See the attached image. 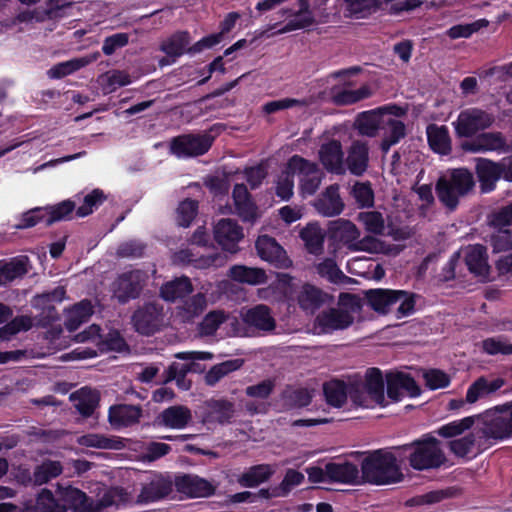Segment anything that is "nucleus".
I'll use <instances>...</instances> for the list:
<instances>
[{
    "label": "nucleus",
    "mask_w": 512,
    "mask_h": 512,
    "mask_svg": "<svg viewBox=\"0 0 512 512\" xmlns=\"http://www.w3.org/2000/svg\"><path fill=\"white\" fill-rule=\"evenodd\" d=\"M512 79V62L482 70V131L497 120L503 121L512 113V88L508 82Z\"/></svg>",
    "instance_id": "f257e3e1"
},
{
    "label": "nucleus",
    "mask_w": 512,
    "mask_h": 512,
    "mask_svg": "<svg viewBox=\"0 0 512 512\" xmlns=\"http://www.w3.org/2000/svg\"><path fill=\"white\" fill-rule=\"evenodd\" d=\"M361 472L364 481L374 485H390L403 479L396 457L383 450L370 453L362 461Z\"/></svg>",
    "instance_id": "f03ea898"
},
{
    "label": "nucleus",
    "mask_w": 512,
    "mask_h": 512,
    "mask_svg": "<svg viewBox=\"0 0 512 512\" xmlns=\"http://www.w3.org/2000/svg\"><path fill=\"white\" fill-rule=\"evenodd\" d=\"M359 307L355 295L342 293L337 307L322 310L313 321V331L317 335L332 334L336 331L348 329L354 323L353 311L346 306Z\"/></svg>",
    "instance_id": "7ed1b4c3"
},
{
    "label": "nucleus",
    "mask_w": 512,
    "mask_h": 512,
    "mask_svg": "<svg viewBox=\"0 0 512 512\" xmlns=\"http://www.w3.org/2000/svg\"><path fill=\"white\" fill-rule=\"evenodd\" d=\"M398 449L412 452L409 455V464L415 470L437 469L446 462V456L440 447V441L432 436L415 440L410 444L398 447Z\"/></svg>",
    "instance_id": "20e7f679"
},
{
    "label": "nucleus",
    "mask_w": 512,
    "mask_h": 512,
    "mask_svg": "<svg viewBox=\"0 0 512 512\" xmlns=\"http://www.w3.org/2000/svg\"><path fill=\"white\" fill-rule=\"evenodd\" d=\"M365 297L373 310L383 314L388 313L394 304L399 303L398 317L411 314L415 306L414 294L403 290L370 289L366 291Z\"/></svg>",
    "instance_id": "39448f33"
},
{
    "label": "nucleus",
    "mask_w": 512,
    "mask_h": 512,
    "mask_svg": "<svg viewBox=\"0 0 512 512\" xmlns=\"http://www.w3.org/2000/svg\"><path fill=\"white\" fill-rule=\"evenodd\" d=\"M164 307L157 301L146 302L139 306L131 316L134 329L141 335L150 336L164 325Z\"/></svg>",
    "instance_id": "423d86ee"
},
{
    "label": "nucleus",
    "mask_w": 512,
    "mask_h": 512,
    "mask_svg": "<svg viewBox=\"0 0 512 512\" xmlns=\"http://www.w3.org/2000/svg\"><path fill=\"white\" fill-rule=\"evenodd\" d=\"M512 437L509 409L496 406L482 413V438L503 440Z\"/></svg>",
    "instance_id": "0eeeda50"
},
{
    "label": "nucleus",
    "mask_w": 512,
    "mask_h": 512,
    "mask_svg": "<svg viewBox=\"0 0 512 512\" xmlns=\"http://www.w3.org/2000/svg\"><path fill=\"white\" fill-rule=\"evenodd\" d=\"M288 169L300 176L302 194L313 195L319 189L324 174L315 162L293 155L288 160Z\"/></svg>",
    "instance_id": "6e6552de"
},
{
    "label": "nucleus",
    "mask_w": 512,
    "mask_h": 512,
    "mask_svg": "<svg viewBox=\"0 0 512 512\" xmlns=\"http://www.w3.org/2000/svg\"><path fill=\"white\" fill-rule=\"evenodd\" d=\"M147 280V273L139 269L120 274L113 283L115 298L121 304H125L131 299L138 298L146 285Z\"/></svg>",
    "instance_id": "1a4fd4ad"
},
{
    "label": "nucleus",
    "mask_w": 512,
    "mask_h": 512,
    "mask_svg": "<svg viewBox=\"0 0 512 512\" xmlns=\"http://www.w3.org/2000/svg\"><path fill=\"white\" fill-rule=\"evenodd\" d=\"M214 137L208 133L184 134L170 142V152L177 157H193L205 154L211 147Z\"/></svg>",
    "instance_id": "9d476101"
},
{
    "label": "nucleus",
    "mask_w": 512,
    "mask_h": 512,
    "mask_svg": "<svg viewBox=\"0 0 512 512\" xmlns=\"http://www.w3.org/2000/svg\"><path fill=\"white\" fill-rule=\"evenodd\" d=\"M65 297V289L62 286L56 287L53 291L36 295L32 300V307L39 312L34 316L36 325L47 327L59 319V314L53 305L54 302H61Z\"/></svg>",
    "instance_id": "9b49d317"
},
{
    "label": "nucleus",
    "mask_w": 512,
    "mask_h": 512,
    "mask_svg": "<svg viewBox=\"0 0 512 512\" xmlns=\"http://www.w3.org/2000/svg\"><path fill=\"white\" fill-rule=\"evenodd\" d=\"M370 148L366 141L353 140L346 150V157L344 158V166L346 172L361 177L369 168Z\"/></svg>",
    "instance_id": "f8f14e48"
},
{
    "label": "nucleus",
    "mask_w": 512,
    "mask_h": 512,
    "mask_svg": "<svg viewBox=\"0 0 512 512\" xmlns=\"http://www.w3.org/2000/svg\"><path fill=\"white\" fill-rule=\"evenodd\" d=\"M319 161L324 169L335 175H344V152L342 144L337 139H330L320 145L318 150Z\"/></svg>",
    "instance_id": "ddd939ff"
},
{
    "label": "nucleus",
    "mask_w": 512,
    "mask_h": 512,
    "mask_svg": "<svg viewBox=\"0 0 512 512\" xmlns=\"http://www.w3.org/2000/svg\"><path fill=\"white\" fill-rule=\"evenodd\" d=\"M259 257L277 268H288L292 261L286 254L282 246L268 235H260L255 243Z\"/></svg>",
    "instance_id": "4468645a"
},
{
    "label": "nucleus",
    "mask_w": 512,
    "mask_h": 512,
    "mask_svg": "<svg viewBox=\"0 0 512 512\" xmlns=\"http://www.w3.org/2000/svg\"><path fill=\"white\" fill-rule=\"evenodd\" d=\"M244 237L242 227L229 218L221 219L214 226V238L216 242L226 251L236 253L238 242Z\"/></svg>",
    "instance_id": "2eb2a0df"
},
{
    "label": "nucleus",
    "mask_w": 512,
    "mask_h": 512,
    "mask_svg": "<svg viewBox=\"0 0 512 512\" xmlns=\"http://www.w3.org/2000/svg\"><path fill=\"white\" fill-rule=\"evenodd\" d=\"M142 417L143 409L140 405L115 404L108 410V422L117 430L138 425Z\"/></svg>",
    "instance_id": "dca6fc26"
},
{
    "label": "nucleus",
    "mask_w": 512,
    "mask_h": 512,
    "mask_svg": "<svg viewBox=\"0 0 512 512\" xmlns=\"http://www.w3.org/2000/svg\"><path fill=\"white\" fill-rule=\"evenodd\" d=\"M203 407L205 423L228 424L236 413L235 403L226 398L209 399L204 402Z\"/></svg>",
    "instance_id": "f3484780"
},
{
    "label": "nucleus",
    "mask_w": 512,
    "mask_h": 512,
    "mask_svg": "<svg viewBox=\"0 0 512 512\" xmlns=\"http://www.w3.org/2000/svg\"><path fill=\"white\" fill-rule=\"evenodd\" d=\"M173 486L175 484L168 477L162 474L154 475L142 485L137 502L150 503L164 499L173 491Z\"/></svg>",
    "instance_id": "a211bd4d"
},
{
    "label": "nucleus",
    "mask_w": 512,
    "mask_h": 512,
    "mask_svg": "<svg viewBox=\"0 0 512 512\" xmlns=\"http://www.w3.org/2000/svg\"><path fill=\"white\" fill-rule=\"evenodd\" d=\"M241 317L245 324L263 332H272L276 328V320L272 311L264 304L242 309Z\"/></svg>",
    "instance_id": "6ab92c4d"
},
{
    "label": "nucleus",
    "mask_w": 512,
    "mask_h": 512,
    "mask_svg": "<svg viewBox=\"0 0 512 512\" xmlns=\"http://www.w3.org/2000/svg\"><path fill=\"white\" fill-rule=\"evenodd\" d=\"M174 484L179 493L190 498L209 497L215 492L213 484L196 475L185 474L176 477Z\"/></svg>",
    "instance_id": "aec40b11"
},
{
    "label": "nucleus",
    "mask_w": 512,
    "mask_h": 512,
    "mask_svg": "<svg viewBox=\"0 0 512 512\" xmlns=\"http://www.w3.org/2000/svg\"><path fill=\"white\" fill-rule=\"evenodd\" d=\"M339 185L328 186L314 201L316 211L325 217H334L342 213L345 204L339 193Z\"/></svg>",
    "instance_id": "412c9836"
},
{
    "label": "nucleus",
    "mask_w": 512,
    "mask_h": 512,
    "mask_svg": "<svg viewBox=\"0 0 512 512\" xmlns=\"http://www.w3.org/2000/svg\"><path fill=\"white\" fill-rule=\"evenodd\" d=\"M328 294L310 283L302 284L296 291L295 300L306 313L313 314L328 301Z\"/></svg>",
    "instance_id": "4be33fe9"
},
{
    "label": "nucleus",
    "mask_w": 512,
    "mask_h": 512,
    "mask_svg": "<svg viewBox=\"0 0 512 512\" xmlns=\"http://www.w3.org/2000/svg\"><path fill=\"white\" fill-rule=\"evenodd\" d=\"M235 213L244 222H255L258 217V208L251 199V195L244 184H236L232 192Z\"/></svg>",
    "instance_id": "5701e85b"
},
{
    "label": "nucleus",
    "mask_w": 512,
    "mask_h": 512,
    "mask_svg": "<svg viewBox=\"0 0 512 512\" xmlns=\"http://www.w3.org/2000/svg\"><path fill=\"white\" fill-rule=\"evenodd\" d=\"M192 419V412L188 407L174 405L159 413L154 420V424L178 430L185 428Z\"/></svg>",
    "instance_id": "b1692460"
},
{
    "label": "nucleus",
    "mask_w": 512,
    "mask_h": 512,
    "mask_svg": "<svg viewBox=\"0 0 512 512\" xmlns=\"http://www.w3.org/2000/svg\"><path fill=\"white\" fill-rule=\"evenodd\" d=\"M387 379V394L389 398L397 401L404 394L412 397L420 394V388L417 386L415 380L408 374L397 372L388 373Z\"/></svg>",
    "instance_id": "393cba45"
},
{
    "label": "nucleus",
    "mask_w": 512,
    "mask_h": 512,
    "mask_svg": "<svg viewBox=\"0 0 512 512\" xmlns=\"http://www.w3.org/2000/svg\"><path fill=\"white\" fill-rule=\"evenodd\" d=\"M299 9L293 12L291 9H282L283 15L292 16L293 19L287 22V24L278 30V34L288 33L294 30L305 29L315 24V18L310 10V4L308 0H298Z\"/></svg>",
    "instance_id": "a878e982"
},
{
    "label": "nucleus",
    "mask_w": 512,
    "mask_h": 512,
    "mask_svg": "<svg viewBox=\"0 0 512 512\" xmlns=\"http://www.w3.org/2000/svg\"><path fill=\"white\" fill-rule=\"evenodd\" d=\"M329 232L334 240L342 243L351 251L354 250L361 234L357 226L346 219H337L330 222Z\"/></svg>",
    "instance_id": "bb28decb"
},
{
    "label": "nucleus",
    "mask_w": 512,
    "mask_h": 512,
    "mask_svg": "<svg viewBox=\"0 0 512 512\" xmlns=\"http://www.w3.org/2000/svg\"><path fill=\"white\" fill-rule=\"evenodd\" d=\"M74 408L84 418L93 415L100 402V394L90 387H82L69 396Z\"/></svg>",
    "instance_id": "cd10ccee"
},
{
    "label": "nucleus",
    "mask_w": 512,
    "mask_h": 512,
    "mask_svg": "<svg viewBox=\"0 0 512 512\" xmlns=\"http://www.w3.org/2000/svg\"><path fill=\"white\" fill-rule=\"evenodd\" d=\"M229 323L234 327L238 325L236 317L221 309H215L208 312L197 325V332L201 337L214 336L222 324Z\"/></svg>",
    "instance_id": "c85d7f7f"
},
{
    "label": "nucleus",
    "mask_w": 512,
    "mask_h": 512,
    "mask_svg": "<svg viewBox=\"0 0 512 512\" xmlns=\"http://www.w3.org/2000/svg\"><path fill=\"white\" fill-rule=\"evenodd\" d=\"M60 500L63 502L65 512H93L92 499L84 492L72 486L59 487Z\"/></svg>",
    "instance_id": "c756f323"
},
{
    "label": "nucleus",
    "mask_w": 512,
    "mask_h": 512,
    "mask_svg": "<svg viewBox=\"0 0 512 512\" xmlns=\"http://www.w3.org/2000/svg\"><path fill=\"white\" fill-rule=\"evenodd\" d=\"M29 271L27 256H18L9 261H0V286H6L16 279L23 278Z\"/></svg>",
    "instance_id": "7c9ffc66"
},
{
    "label": "nucleus",
    "mask_w": 512,
    "mask_h": 512,
    "mask_svg": "<svg viewBox=\"0 0 512 512\" xmlns=\"http://www.w3.org/2000/svg\"><path fill=\"white\" fill-rule=\"evenodd\" d=\"M331 100L336 106H350L369 99L374 95V90L369 84H363L356 90L343 89L336 91L332 89Z\"/></svg>",
    "instance_id": "2f4dec72"
},
{
    "label": "nucleus",
    "mask_w": 512,
    "mask_h": 512,
    "mask_svg": "<svg viewBox=\"0 0 512 512\" xmlns=\"http://www.w3.org/2000/svg\"><path fill=\"white\" fill-rule=\"evenodd\" d=\"M76 442L80 446L104 450H121L125 447L121 438L99 433L81 435L77 438Z\"/></svg>",
    "instance_id": "473e14b6"
},
{
    "label": "nucleus",
    "mask_w": 512,
    "mask_h": 512,
    "mask_svg": "<svg viewBox=\"0 0 512 512\" xmlns=\"http://www.w3.org/2000/svg\"><path fill=\"white\" fill-rule=\"evenodd\" d=\"M430 148L438 154L448 155L452 151V143L446 126L429 124L426 128Z\"/></svg>",
    "instance_id": "72a5a7b5"
},
{
    "label": "nucleus",
    "mask_w": 512,
    "mask_h": 512,
    "mask_svg": "<svg viewBox=\"0 0 512 512\" xmlns=\"http://www.w3.org/2000/svg\"><path fill=\"white\" fill-rule=\"evenodd\" d=\"M275 467L270 464H259L248 468L238 478V483L242 487H257L267 482L275 473Z\"/></svg>",
    "instance_id": "f704fd0d"
},
{
    "label": "nucleus",
    "mask_w": 512,
    "mask_h": 512,
    "mask_svg": "<svg viewBox=\"0 0 512 512\" xmlns=\"http://www.w3.org/2000/svg\"><path fill=\"white\" fill-rule=\"evenodd\" d=\"M193 292L191 280L186 276L175 278L166 282L160 288L161 297L169 302H175Z\"/></svg>",
    "instance_id": "c9c22d12"
},
{
    "label": "nucleus",
    "mask_w": 512,
    "mask_h": 512,
    "mask_svg": "<svg viewBox=\"0 0 512 512\" xmlns=\"http://www.w3.org/2000/svg\"><path fill=\"white\" fill-rule=\"evenodd\" d=\"M228 276L236 282L249 285L264 284L268 279L264 269L245 265L232 266Z\"/></svg>",
    "instance_id": "e433bc0d"
},
{
    "label": "nucleus",
    "mask_w": 512,
    "mask_h": 512,
    "mask_svg": "<svg viewBox=\"0 0 512 512\" xmlns=\"http://www.w3.org/2000/svg\"><path fill=\"white\" fill-rule=\"evenodd\" d=\"M191 38L187 31H177L164 39L159 49L171 58H178L187 53Z\"/></svg>",
    "instance_id": "4c0bfd02"
},
{
    "label": "nucleus",
    "mask_w": 512,
    "mask_h": 512,
    "mask_svg": "<svg viewBox=\"0 0 512 512\" xmlns=\"http://www.w3.org/2000/svg\"><path fill=\"white\" fill-rule=\"evenodd\" d=\"M458 137H473L480 130V110L467 109L462 111L455 123Z\"/></svg>",
    "instance_id": "58836bf2"
},
{
    "label": "nucleus",
    "mask_w": 512,
    "mask_h": 512,
    "mask_svg": "<svg viewBox=\"0 0 512 512\" xmlns=\"http://www.w3.org/2000/svg\"><path fill=\"white\" fill-rule=\"evenodd\" d=\"M327 473L329 482L353 484L356 483L359 478L357 466L350 462L328 463Z\"/></svg>",
    "instance_id": "ea45409f"
},
{
    "label": "nucleus",
    "mask_w": 512,
    "mask_h": 512,
    "mask_svg": "<svg viewBox=\"0 0 512 512\" xmlns=\"http://www.w3.org/2000/svg\"><path fill=\"white\" fill-rule=\"evenodd\" d=\"M381 117L378 108L364 111L357 115L354 126L360 135L375 137L380 127Z\"/></svg>",
    "instance_id": "a19ab883"
},
{
    "label": "nucleus",
    "mask_w": 512,
    "mask_h": 512,
    "mask_svg": "<svg viewBox=\"0 0 512 512\" xmlns=\"http://www.w3.org/2000/svg\"><path fill=\"white\" fill-rule=\"evenodd\" d=\"M300 238L310 254L319 255L323 252L325 234L318 224L311 223L302 228Z\"/></svg>",
    "instance_id": "79ce46f5"
},
{
    "label": "nucleus",
    "mask_w": 512,
    "mask_h": 512,
    "mask_svg": "<svg viewBox=\"0 0 512 512\" xmlns=\"http://www.w3.org/2000/svg\"><path fill=\"white\" fill-rule=\"evenodd\" d=\"M244 365V359L235 358L212 366L204 376L207 386H215L221 379L230 373L239 370Z\"/></svg>",
    "instance_id": "37998d69"
},
{
    "label": "nucleus",
    "mask_w": 512,
    "mask_h": 512,
    "mask_svg": "<svg viewBox=\"0 0 512 512\" xmlns=\"http://www.w3.org/2000/svg\"><path fill=\"white\" fill-rule=\"evenodd\" d=\"M206 308V295L203 293H197L185 300L183 304L178 307V316L183 322H192L195 318L199 317Z\"/></svg>",
    "instance_id": "c03bdc74"
},
{
    "label": "nucleus",
    "mask_w": 512,
    "mask_h": 512,
    "mask_svg": "<svg viewBox=\"0 0 512 512\" xmlns=\"http://www.w3.org/2000/svg\"><path fill=\"white\" fill-rule=\"evenodd\" d=\"M439 179H445L458 195H467L474 187L472 174L464 168L453 169Z\"/></svg>",
    "instance_id": "a18cd8bd"
},
{
    "label": "nucleus",
    "mask_w": 512,
    "mask_h": 512,
    "mask_svg": "<svg viewBox=\"0 0 512 512\" xmlns=\"http://www.w3.org/2000/svg\"><path fill=\"white\" fill-rule=\"evenodd\" d=\"M439 179H445L458 195H467L474 187L472 174L464 168L453 169Z\"/></svg>",
    "instance_id": "49530a36"
},
{
    "label": "nucleus",
    "mask_w": 512,
    "mask_h": 512,
    "mask_svg": "<svg viewBox=\"0 0 512 512\" xmlns=\"http://www.w3.org/2000/svg\"><path fill=\"white\" fill-rule=\"evenodd\" d=\"M281 400L285 409L302 408L311 403L312 394L306 388L288 386L281 393Z\"/></svg>",
    "instance_id": "de8ad7c7"
},
{
    "label": "nucleus",
    "mask_w": 512,
    "mask_h": 512,
    "mask_svg": "<svg viewBox=\"0 0 512 512\" xmlns=\"http://www.w3.org/2000/svg\"><path fill=\"white\" fill-rule=\"evenodd\" d=\"M93 314V306L89 300H83L75 304L68 312L65 327L70 332L79 328Z\"/></svg>",
    "instance_id": "09e8293b"
},
{
    "label": "nucleus",
    "mask_w": 512,
    "mask_h": 512,
    "mask_svg": "<svg viewBox=\"0 0 512 512\" xmlns=\"http://www.w3.org/2000/svg\"><path fill=\"white\" fill-rule=\"evenodd\" d=\"M365 390L375 403L379 405L384 403V381L382 373L378 368H369L367 370L365 374Z\"/></svg>",
    "instance_id": "8fccbe9b"
},
{
    "label": "nucleus",
    "mask_w": 512,
    "mask_h": 512,
    "mask_svg": "<svg viewBox=\"0 0 512 512\" xmlns=\"http://www.w3.org/2000/svg\"><path fill=\"white\" fill-rule=\"evenodd\" d=\"M505 174V167L488 159L482 158V193L495 189L496 182Z\"/></svg>",
    "instance_id": "3c124183"
},
{
    "label": "nucleus",
    "mask_w": 512,
    "mask_h": 512,
    "mask_svg": "<svg viewBox=\"0 0 512 512\" xmlns=\"http://www.w3.org/2000/svg\"><path fill=\"white\" fill-rule=\"evenodd\" d=\"M385 124L387 128L380 144L383 153H387L391 146L397 144L406 136V126L402 121L389 118Z\"/></svg>",
    "instance_id": "603ef678"
},
{
    "label": "nucleus",
    "mask_w": 512,
    "mask_h": 512,
    "mask_svg": "<svg viewBox=\"0 0 512 512\" xmlns=\"http://www.w3.org/2000/svg\"><path fill=\"white\" fill-rule=\"evenodd\" d=\"M62 473L59 461L47 460L36 466L31 481L34 485H43Z\"/></svg>",
    "instance_id": "864d4df0"
},
{
    "label": "nucleus",
    "mask_w": 512,
    "mask_h": 512,
    "mask_svg": "<svg viewBox=\"0 0 512 512\" xmlns=\"http://www.w3.org/2000/svg\"><path fill=\"white\" fill-rule=\"evenodd\" d=\"M326 401L329 405L340 408L347 400V388L343 381L332 380L323 385Z\"/></svg>",
    "instance_id": "5fc2aeb1"
},
{
    "label": "nucleus",
    "mask_w": 512,
    "mask_h": 512,
    "mask_svg": "<svg viewBox=\"0 0 512 512\" xmlns=\"http://www.w3.org/2000/svg\"><path fill=\"white\" fill-rule=\"evenodd\" d=\"M357 221L361 223L365 230L374 235H384L385 220L379 211H364L357 215Z\"/></svg>",
    "instance_id": "6e6d98bb"
},
{
    "label": "nucleus",
    "mask_w": 512,
    "mask_h": 512,
    "mask_svg": "<svg viewBox=\"0 0 512 512\" xmlns=\"http://www.w3.org/2000/svg\"><path fill=\"white\" fill-rule=\"evenodd\" d=\"M317 272L335 284L351 283L352 278L346 276L337 266L336 262L327 258L317 266Z\"/></svg>",
    "instance_id": "4d7b16f0"
},
{
    "label": "nucleus",
    "mask_w": 512,
    "mask_h": 512,
    "mask_svg": "<svg viewBox=\"0 0 512 512\" xmlns=\"http://www.w3.org/2000/svg\"><path fill=\"white\" fill-rule=\"evenodd\" d=\"M435 190L439 201L450 211L456 209L459 199L463 197V195H458L455 189L451 187V184H448L445 179H438Z\"/></svg>",
    "instance_id": "13d9d810"
},
{
    "label": "nucleus",
    "mask_w": 512,
    "mask_h": 512,
    "mask_svg": "<svg viewBox=\"0 0 512 512\" xmlns=\"http://www.w3.org/2000/svg\"><path fill=\"white\" fill-rule=\"evenodd\" d=\"M479 418V416H469L465 417L459 421L450 422L437 430L439 436L443 438H452L458 435L463 434L465 431L469 430L474 424L475 421Z\"/></svg>",
    "instance_id": "bf43d9fd"
},
{
    "label": "nucleus",
    "mask_w": 512,
    "mask_h": 512,
    "mask_svg": "<svg viewBox=\"0 0 512 512\" xmlns=\"http://www.w3.org/2000/svg\"><path fill=\"white\" fill-rule=\"evenodd\" d=\"M37 509L40 512H65L60 494L56 498L50 490L43 489L36 501Z\"/></svg>",
    "instance_id": "052dcab7"
},
{
    "label": "nucleus",
    "mask_w": 512,
    "mask_h": 512,
    "mask_svg": "<svg viewBox=\"0 0 512 512\" xmlns=\"http://www.w3.org/2000/svg\"><path fill=\"white\" fill-rule=\"evenodd\" d=\"M351 194L360 208L374 205V192L370 182H356L352 187Z\"/></svg>",
    "instance_id": "680f3d73"
},
{
    "label": "nucleus",
    "mask_w": 512,
    "mask_h": 512,
    "mask_svg": "<svg viewBox=\"0 0 512 512\" xmlns=\"http://www.w3.org/2000/svg\"><path fill=\"white\" fill-rule=\"evenodd\" d=\"M31 326L32 321L30 317H16L12 321L7 323L5 326L0 328V340L8 341L12 336L16 335L21 330H29Z\"/></svg>",
    "instance_id": "e2e57ef3"
},
{
    "label": "nucleus",
    "mask_w": 512,
    "mask_h": 512,
    "mask_svg": "<svg viewBox=\"0 0 512 512\" xmlns=\"http://www.w3.org/2000/svg\"><path fill=\"white\" fill-rule=\"evenodd\" d=\"M89 62V60L81 58L59 63L48 71V76L53 79L63 78L87 65Z\"/></svg>",
    "instance_id": "0e129e2a"
},
{
    "label": "nucleus",
    "mask_w": 512,
    "mask_h": 512,
    "mask_svg": "<svg viewBox=\"0 0 512 512\" xmlns=\"http://www.w3.org/2000/svg\"><path fill=\"white\" fill-rule=\"evenodd\" d=\"M345 2L347 11L356 18L371 14L379 6L378 0H345Z\"/></svg>",
    "instance_id": "69168bd1"
},
{
    "label": "nucleus",
    "mask_w": 512,
    "mask_h": 512,
    "mask_svg": "<svg viewBox=\"0 0 512 512\" xmlns=\"http://www.w3.org/2000/svg\"><path fill=\"white\" fill-rule=\"evenodd\" d=\"M170 451V445L151 441L145 445L143 452L140 454V460L143 462H154L167 455Z\"/></svg>",
    "instance_id": "338daca9"
},
{
    "label": "nucleus",
    "mask_w": 512,
    "mask_h": 512,
    "mask_svg": "<svg viewBox=\"0 0 512 512\" xmlns=\"http://www.w3.org/2000/svg\"><path fill=\"white\" fill-rule=\"evenodd\" d=\"M198 211V202L192 199L182 201L177 208V221L182 227H188Z\"/></svg>",
    "instance_id": "774afa93"
}]
</instances>
